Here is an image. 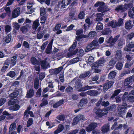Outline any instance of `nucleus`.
<instances>
[{"instance_id": "obj_30", "label": "nucleus", "mask_w": 134, "mask_h": 134, "mask_svg": "<svg viewBox=\"0 0 134 134\" xmlns=\"http://www.w3.org/2000/svg\"><path fill=\"white\" fill-rule=\"evenodd\" d=\"M115 57L116 58H120L122 57V53L120 50H118L116 51Z\"/></svg>"}, {"instance_id": "obj_46", "label": "nucleus", "mask_w": 134, "mask_h": 134, "mask_svg": "<svg viewBox=\"0 0 134 134\" xmlns=\"http://www.w3.org/2000/svg\"><path fill=\"white\" fill-rule=\"evenodd\" d=\"M6 75L9 76L11 77H13L15 76V73L14 71H12L7 73Z\"/></svg>"}, {"instance_id": "obj_24", "label": "nucleus", "mask_w": 134, "mask_h": 134, "mask_svg": "<svg viewBox=\"0 0 134 134\" xmlns=\"http://www.w3.org/2000/svg\"><path fill=\"white\" fill-rule=\"evenodd\" d=\"M64 102V100L63 99L60 100L59 101L57 102L53 105V107L54 108H57L63 104Z\"/></svg>"}, {"instance_id": "obj_33", "label": "nucleus", "mask_w": 134, "mask_h": 134, "mask_svg": "<svg viewBox=\"0 0 134 134\" xmlns=\"http://www.w3.org/2000/svg\"><path fill=\"white\" fill-rule=\"evenodd\" d=\"M131 59H127V63H126L125 65V67L126 68L130 67L133 64V62L131 61Z\"/></svg>"}, {"instance_id": "obj_44", "label": "nucleus", "mask_w": 134, "mask_h": 134, "mask_svg": "<svg viewBox=\"0 0 134 134\" xmlns=\"http://www.w3.org/2000/svg\"><path fill=\"white\" fill-rule=\"evenodd\" d=\"M123 64L121 63L118 62L116 65V68L119 70H121L122 69Z\"/></svg>"}, {"instance_id": "obj_47", "label": "nucleus", "mask_w": 134, "mask_h": 134, "mask_svg": "<svg viewBox=\"0 0 134 134\" xmlns=\"http://www.w3.org/2000/svg\"><path fill=\"white\" fill-rule=\"evenodd\" d=\"M28 27V25H26V26H23L21 27V30L23 33H25L27 31Z\"/></svg>"}, {"instance_id": "obj_20", "label": "nucleus", "mask_w": 134, "mask_h": 134, "mask_svg": "<svg viewBox=\"0 0 134 134\" xmlns=\"http://www.w3.org/2000/svg\"><path fill=\"white\" fill-rule=\"evenodd\" d=\"M94 88V86H90L88 85L80 88L78 91H85L88 90H90Z\"/></svg>"}, {"instance_id": "obj_28", "label": "nucleus", "mask_w": 134, "mask_h": 134, "mask_svg": "<svg viewBox=\"0 0 134 134\" xmlns=\"http://www.w3.org/2000/svg\"><path fill=\"white\" fill-rule=\"evenodd\" d=\"M125 44V41L122 38H120L118 41V46L120 48L122 47L123 45Z\"/></svg>"}, {"instance_id": "obj_48", "label": "nucleus", "mask_w": 134, "mask_h": 134, "mask_svg": "<svg viewBox=\"0 0 134 134\" xmlns=\"http://www.w3.org/2000/svg\"><path fill=\"white\" fill-rule=\"evenodd\" d=\"M11 30V26L8 25H6L5 26V32L6 33H8L10 32Z\"/></svg>"}, {"instance_id": "obj_34", "label": "nucleus", "mask_w": 134, "mask_h": 134, "mask_svg": "<svg viewBox=\"0 0 134 134\" xmlns=\"http://www.w3.org/2000/svg\"><path fill=\"white\" fill-rule=\"evenodd\" d=\"M16 124L15 122H13L10 125L9 130V132L15 130L16 128Z\"/></svg>"}, {"instance_id": "obj_37", "label": "nucleus", "mask_w": 134, "mask_h": 134, "mask_svg": "<svg viewBox=\"0 0 134 134\" xmlns=\"http://www.w3.org/2000/svg\"><path fill=\"white\" fill-rule=\"evenodd\" d=\"M123 20L121 18H120L118 19V23H115L116 27L117 26H121L123 24Z\"/></svg>"}, {"instance_id": "obj_25", "label": "nucleus", "mask_w": 134, "mask_h": 134, "mask_svg": "<svg viewBox=\"0 0 134 134\" xmlns=\"http://www.w3.org/2000/svg\"><path fill=\"white\" fill-rule=\"evenodd\" d=\"M116 74V72L114 71H113L110 72L108 75V78L109 79H113L115 77Z\"/></svg>"}, {"instance_id": "obj_27", "label": "nucleus", "mask_w": 134, "mask_h": 134, "mask_svg": "<svg viewBox=\"0 0 134 134\" xmlns=\"http://www.w3.org/2000/svg\"><path fill=\"white\" fill-rule=\"evenodd\" d=\"M39 25V20L37 19L35 20L33 23L32 26V27L33 29L35 30Z\"/></svg>"}, {"instance_id": "obj_52", "label": "nucleus", "mask_w": 134, "mask_h": 134, "mask_svg": "<svg viewBox=\"0 0 134 134\" xmlns=\"http://www.w3.org/2000/svg\"><path fill=\"white\" fill-rule=\"evenodd\" d=\"M13 25L14 28L16 30H18L20 27L19 25L17 23H13Z\"/></svg>"}, {"instance_id": "obj_14", "label": "nucleus", "mask_w": 134, "mask_h": 134, "mask_svg": "<svg viewBox=\"0 0 134 134\" xmlns=\"http://www.w3.org/2000/svg\"><path fill=\"white\" fill-rule=\"evenodd\" d=\"M72 0H62L61 3H59V5L61 7L65 8L66 6L68 5Z\"/></svg>"}, {"instance_id": "obj_53", "label": "nucleus", "mask_w": 134, "mask_h": 134, "mask_svg": "<svg viewBox=\"0 0 134 134\" xmlns=\"http://www.w3.org/2000/svg\"><path fill=\"white\" fill-rule=\"evenodd\" d=\"M134 37V33L131 32L128 34L127 36V39L131 40L132 38Z\"/></svg>"}, {"instance_id": "obj_57", "label": "nucleus", "mask_w": 134, "mask_h": 134, "mask_svg": "<svg viewBox=\"0 0 134 134\" xmlns=\"http://www.w3.org/2000/svg\"><path fill=\"white\" fill-rule=\"evenodd\" d=\"M79 61V60H76L75 59H71L69 62L68 61L67 62L68 65H69L77 63V62H78Z\"/></svg>"}, {"instance_id": "obj_22", "label": "nucleus", "mask_w": 134, "mask_h": 134, "mask_svg": "<svg viewBox=\"0 0 134 134\" xmlns=\"http://www.w3.org/2000/svg\"><path fill=\"white\" fill-rule=\"evenodd\" d=\"M18 90H17L13 92L10 93L9 97L12 99H13L16 98L19 94Z\"/></svg>"}, {"instance_id": "obj_2", "label": "nucleus", "mask_w": 134, "mask_h": 134, "mask_svg": "<svg viewBox=\"0 0 134 134\" xmlns=\"http://www.w3.org/2000/svg\"><path fill=\"white\" fill-rule=\"evenodd\" d=\"M125 99V103H127L129 102H134V91L133 90L130 92L127 96V98H123L122 99Z\"/></svg>"}, {"instance_id": "obj_61", "label": "nucleus", "mask_w": 134, "mask_h": 134, "mask_svg": "<svg viewBox=\"0 0 134 134\" xmlns=\"http://www.w3.org/2000/svg\"><path fill=\"white\" fill-rule=\"evenodd\" d=\"M84 51L82 49H81L77 53V56L78 57H81L82 56L83 54Z\"/></svg>"}, {"instance_id": "obj_15", "label": "nucleus", "mask_w": 134, "mask_h": 134, "mask_svg": "<svg viewBox=\"0 0 134 134\" xmlns=\"http://www.w3.org/2000/svg\"><path fill=\"white\" fill-rule=\"evenodd\" d=\"M34 91L33 89L31 88L27 92L26 97L27 98L32 97L34 94Z\"/></svg>"}, {"instance_id": "obj_6", "label": "nucleus", "mask_w": 134, "mask_h": 134, "mask_svg": "<svg viewBox=\"0 0 134 134\" xmlns=\"http://www.w3.org/2000/svg\"><path fill=\"white\" fill-rule=\"evenodd\" d=\"M97 124L96 122H92L86 128V131L88 132H90L93 130L97 127Z\"/></svg>"}, {"instance_id": "obj_1", "label": "nucleus", "mask_w": 134, "mask_h": 134, "mask_svg": "<svg viewBox=\"0 0 134 134\" xmlns=\"http://www.w3.org/2000/svg\"><path fill=\"white\" fill-rule=\"evenodd\" d=\"M122 100V105H119L117 108L118 114L120 115H123L125 113L126 110L129 106L127 105V103H125V99H123Z\"/></svg>"}, {"instance_id": "obj_59", "label": "nucleus", "mask_w": 134, "mask_h": 134, "mask_svg": "<svg viewBox=\"0 0 134 134\" xmlns=\"http://www.w3.org/2000/svg\"><path fill=\"white\" fill-rule=\"evenodd\" d=\"M73 88L69 86L66 88L65 91L67 93L71 92L72 91Z\"/></svg>"}, {"instance_id": "obj_60", "label": "nucleus", "mask_w": 134, "mask_h": 134, "mask_svg": "<svg viewBox=\"0 0 134 134\" xmlns=\"http://www.w3.org/2000/svg\"><path fill=\"white\" fill-rule=\"evenodd\" d=\"M131 82L129 78L126 79H125L124 85L125 86H127Z\"/></svg>"}, {"instance_id": "obj_17", "label": "nucleus", "mask_w": 134, "mask_h": 134, "mask_svg": "<svg viewBox=\"0 0 134 134\" xmlns=\"http://www.w3.org/2000/svg\"><path fill=\"white\" fill-rule=\"evenodd\" d=\"M91 72L90 71H86L80 74L79 77L80 79H84L88 76H89L91 75Z\"/></svg>"}, {"instance_id": "obj_49", "label": "nucleus", "mask_w": 134, "mask_h": 134, "mask_svg": "<svg viewBox=\"0 0 134 134\" xmlns=\"http://www.w3.org/2000/svg\"><path fill=\"white\" fill-rule=\"evenodd\" d=\"M104 5H104H101L99 6V7L98 8V11L99 12H104L105 11L104 8L103 7Z\"/></svg>"}, {"instance_id": "obj_31", "label": "nucleus", "mask_w": 134, "mask_h": 134, "mask_svg": "<svg viewBox=\"0 0 134 134\" xmlns=\"http://www.w3.org/2000/svg\"><path fill=\"white\" fill-rule=\"evenodd\" d=\"M89 44L92 48H93L94 49L95 47L97 46L98 45V43L97 40H94Z\"/></svg>"}, {"instance_id": "obj_4", "label": "nucleus", "mask_w": 134, "mask_h": 134, "mask_svg": "<svg viewBox=\"0 0 134 134\" xmlns=\"http://www.w3.org/2000/svg\"><path fill=\"white\" fill-rule=\"evenodd\" d=\"M108 113V111L105 109H99L96 111V114L98 117L101 118L107 115Z\"/></svg>"}, {"instance_id": "obj_51", "label": "nucleus", "mask_w": 134, "mask_h": 134, "mask_svg": "<svg viewBox=\"0 0 134 134\" xmlns=\"http://www.w3.org/2000/svg\"><path fill=\"white\" fill-rule=\"evenodd\" d=\"M16 100L13 99H12L10 100L8 102V104L9 105H13L15 103Z\"/></svg>"}, {"instance_id": "obj_35", "label": "nucleus", "mask_w": 134, "mask_h": 134, "mask_svg": "<svg viewBox=\"0 0 134 134\" xmlns=\"http://www.w3.org/2000/svg\"><path fill=\"white\" fill-rule=\"evenodd\" d=\"M40 59H31V61L32 63L34 65L37 64L39 65L40 64Z\"/></svg>"}, {"instance_id": "obj_55", "label": "nucleus", "mask_w": 134, "mask_h": 134, "mask_svg": "<svg viewBox=\"0 0 134 134\" xmlns=\"http://www.w3.org/2000/svg\"><path fill=\"white\" fill-rule=\"evenodd\" d=\"M108 24V26H111L113 28L116 27L115 23H114L112 21H110Z\"/></svg>"}, {"instance_id": "obj_16", "label": "nucleus", "mask_w": 134, "mask_h": 134, "mask_svg": "<svg viewBox=\"0 0 134 134\" xmlns=\"http://www.w3.org/2000/svg\"><path fill=\"white\" fill-rule=\"evenodd\" d=\"M64 126L62 124H59L58 126L57 129L54 132V133L57 134L62 132L64 129Z\"/></svg>"}, {"instance_id": "obj_58", "label": "nucleus", "mask_w": 134, "mask_h": 134, "mask_svg": "<svg viewBox=\"0 0 134 134\" xmlns=\"http://www.w3.org/2000/svg\"><path fill=\"white\" fill-rule=\"evenodd\" d=\"M23 46L25 48L29 49L30 48V45L26 41H24L23 42Z\"/></svg>"}, {"instance_id": "obj_32", "label": "nucleus", "mask_w": 134, "mask_h": 134, "mask_svg": "<svg viewBox=\"0 0 134 134\" xmlns=\"http://www.w3.org/2000/svg\"><path fill=\"white\" fill-rule=\"evenodd\" d=\"M4 40L7 43H9L11 40V36L10 34H8L5 37L3 38Z\"/></svg>"}, {"instance_id": "obj_7", "label": "nucleus", "mask_w": 134, "mask_h": 134, "mask_svg": "<svg viewBox=\"0 0 134 134\" xmlns=\"http://www.w3.org/2000/svg\"><path fill=\"white\" fill-rule=\"evenodd\" d=\"M71 82H75V87L76 89H78L81 87L82 86L81 80L79 79L76 80V79L75 78Z\"/></svg>"}, {"instance_id": "obj_26", "label": "nucleus", "mask_w": 134, "mask_h": 134, "mask_svg": "<svg viewBox=\"0 0 134 134\" xmlns=\"http://www.w3.org/2000/svg\"><path fill=\"white\" fill-rule=\"evenodd\" d=\"M115 10L117 12L120 11H121V12H124L126 10L125 8L124 7V5L123 6L121 5L118 6Z\"/></svg>"}, {"instance_id": "obj_10", "label": "nucleus", "mask_w": 134, "mask_h": 134, "mask_svg": "<svg viewBox=\"0 0 134 134\" xmlns=\"http://www.w3.org/2000/svg\"><path fill=\"white\" fill-rule=\"evenodd\" d=\"M74 49L72 48L70 49V47L69 49V52L66 55V58H69L73 55H74L78 51V49H77L75 51H73Z\"/></svg>"}, {"instance_id": "obj_13", "label": "nucleus", "mask_w": 134, "mask_h": 134, "mask_svg": "<svg viewBox=\"0 0 134 134\" xmlns=\"http://www.w3.org/2000/svg\"><path fill=\"white\" fill-rule=\"evenodd\" d=\"M40 64L41 67L43 69H46L47 67H49V63L47 62L45 60H43L41 59H40Z\"/></svg>"}, {"instance_id": "obj_19", "label": "nucleus", "mask_w": 134, "mask_h": 134, "mask_svg": "<svg viewBox=\"0 0 134 134\" xmlns=\"http://www.w3.org/2000/svg\"><path fill=\"white\" fill-rule=\"evenodd\" d=\"M53 42V40H52L48 46L47 47L46 51V52L47 53L49 54L51 53Z\"/></svg>"}, {"instance_id": "obj_50", "label": "nucleus", "mask_w": 134, "mask_h": 134, "mask_svg": "<svg viewBox=\"0 0 134 134\" xmlns=\"http://www.w3.org/2000/svg\"><path fill=\"white\" fill-rule=\"evenodd\" d=\"M109 102L108 101L104 100L102 101L101 104L102 106L105 107H107L109 105Z\"/></svg>"}, {"instance_id": "obj_12", "label": "nucleus", "mask_w": 134, "mask_h": 134, "mask_svg": "<svg viewBox=\"0 0 134 134\" xmlns=\"http://www.w3.org/2000/svg\"><path fill=\"white\" fill-rule=\"evenodd\" d=\"M87 94L92 96H97L99 94V93L97 90H91L88 91L86 92Z\"/></svg>"}, {"instance_id": "obj_5", "label": "nucleus", "mask_w": 134, "mask_h": 134, "mask_svg": "<svg viewBox=\"0 0 134 134\" xmlns=\"http://www.w3.org/2000/svg\"><path fill=\"white\" fill-rule=\"evenodd\" d=\"M120 36V35H118L115 36L114 38H113L112 36L109 38L107 42L108 43H110L109 46L110 47H111L115 43L119 38Z\"/></svg>"}, {"instance_id": "obj_11", "label": "nucleus", "mask_w": 134, "mask_h": 134, "mask_svg": "<svg viewBox=\"0 0 134 134\" xmlns=\"http://www.w3.org/2000/svg\"><path fill=\"white\" fill-rule=\"evenodd\" d=\"M20 8L18 7L16 8L13 11L12 16L14 18H16L20 14Z\"/></svg>"}, {"instance_id": "obj_45", "label": "nucleus", "mask_w": 134, "mask_h": 134, "mask_svg": "<svg viewBox=\"0 0 134 134\" xmlns=\"http://www.w3.org/2000/svg\"><path fill=\"white\" fill-rule=\"evenodd\" d=\"M110 30L108 28H107L102 31V34L104 35H106L108 34L110 32Z\"/></svg>"}, {"instance_id": "obj_23", "label": "nucleus", "mask_w": 134, "mask_h": 134, "mask_svg": "<svg viewBox=\"0 0 134 134\" xmlns=\"http://www.w3.org/2000/svg\"><path fill=\"white\" fill-rule=\"evenodd\" d=\"M109 129V125L105 124L102 127V131L104 133H106L108 131Z\"/></svg>"}, {"instance_id": "obj_40", "label": "nucleus", "mask_w": 134, "mask_h": 134, "mask_svg": "<svg viewBox=\"0 0 134 134\" xmlns=\"http://www.w3.org/2000/svg\"><path fill=\"white\" fill-rule=\"evenodd\" d=\"M20 106L17 104L14 105L12 107H10V109L13 110L14 111L18 110L20 108Z\"/></svg>"}, {"instance_id": "obj_62", "label": "nucleus", "mask_w": 134, "mask_h": 134, "mask_svg": "<svg viewBox=\"0 0 134 134\" xmlns=\"http://www.w3.org/2000/svg\"><path fill=\"white\" fill-rule=\"evenodd\" d=\"M120 91L121 90L120 89L115 90L114 91V93L113 94L112 96H111V98H112L113 97H115L120 92Z\"/></svg>"}, {"instance_id": "obj_56", "label": "nucleus", "mask_w": 134, "mask_h": 134, "mask_svg": "<svg viewBox=\"0 0 134 134\" xmlns=\"http://www.w3.org/2000/svg\"><path fill=\"white\" fill-rule=\"evenodd\" d=\"M104 3L103 2H97L94 5V6L95 7H97L98 6H100L101 5H104Z\"/></svg>"}, {"instance_id": "obj_18", "label": "nucleus", "mask_w": 134, "mask_h": 134, "mask_svg": "<svg viewBox=\"0 0 134 134\" xmlns=\"http://www.w3.org/2000/svg\"><path fill=\"white\" fill-rule=\"evenodd\" d=\"M131 24L132 21L130 20L127 21L125 23V28L127 29H131L133 26V25Z\"/></svg>"}, {"instance_id": "obj_54", "label": "nucleus", "mask_w": 134, "mask_h": 134, "mask_svg": "<svg viewBox=\"0 0 134 134\" xmlns=\"http://www.w3.org/2000/svg\"><path fill=\"white\" fill-rule=\"evenodd\" d=\"M133 6L132 3H130L129 4H125L124 5V7L126 10L132 8Z\"/></svg>"}, {"instance_id": "obj_38", "label": "nucleus", "mask_w": 134, "mask_h": 134, "mask_svg": "<svg viewBox=\"0 0 134 134\" xmlns=\"http://www.w3.org/2000/svg\"><path fill=\"white\" fill-rule=\"evenodd\" d=\"M35 4V2L33 0L29 2L27 4V8L29 9L30 8Z\"/></svg>"}, {"instance_id": "obj_21", "label": "nucleus", "mask_w": 134, "mask_h": 134, "mask_svg": "<svg viewBox=\"0 0 134 134\" xmlns=\"http://www.w3.org/2000/svg\"><path fill=\"white\" fill-rule=\"evenodd\" d=\"M87 99H85L84 98L81 99L78 104V106L80 107L84 106L87 103Z\"/></svg>"}, {"instance_id": "obj_39", "label": "nucleus", "mask_w": 134, "mask_h": 134, "mask_svg": "<svg viewBox=\"0 0 134 134\" xmlns=\"http://www.w3.org/2000/svg\"><path fill=\"white\" fill-rule=\"evenodd\" d=\"M103 28V26L102 24L100 23H98L97 25V26L96 27L97 30H101Z\"/></svg>"}, {"instance_id": "obj_9", "label": "nucleus", "mask_w": 134, "mask_h": 134, "mask_svg": "<svg viewBox=\"0 0 134 134\" xmlns=\"http://www.w3.org/2000/svg\"><path fill=\"white\" fill-rule=\"evenodd\" d=\"M62 69L63 67L62 66H60L57 68L50 70L49 72L50 73L52 74L56 75L58 74Z\"/></svg>"}, {"instance_id": "obj_29", "label": "nucleus", "mask_w": 134, "mask_h": 134, "mask_svg": "<svg viewBox=\"0 0 134 134\" xmlns=\"http://www.w3.org/2000/svg\"><path fill=\"white\" fill-rule=\"evenodd\" d=\"M39 81L37 77L34 80V87L36 89H37L38 87Z\"/></svg>"}, {"instance_id": "obj_3", "label": "nucleus", "mask_w": 134, "mask_h": 134, "mask_svg": "<svg viewBox=\"0 0 134 134\" xmlns=\"http://www.w3.org/2000/svg\"><path fill=\"white\" fill-rule=\"evenodd\" d=\"M86 119V118H85L82 115H78L73 119L72 124L73 125H75L78 123V122L80 120H82L83 121H85Z\"/></svg>"}, {"instance_id": "obj_43", "label": "nucleus", "mask_w": 134, "mask_h": 134, "mask_svg": "<svg viewBox=\"0 0 134 134\" xmlns=\"http://www.w3.org/2000/svg\"><path fill=\"white\" fill-rule=\"evenodd\" d=\"M33 119L32 118H29L27 123V126L29 127L33 124Z\"/></svg>"}, {"instance_id": "obj_8", "label": "nucleus", "mask_w": 134, "mask_h": 134, "mask_svg": "<svg viewBox=\"0 0 134 134\" xmlns=\"http://www.w3.org/2000/svg\"><path fill=\"white\" fill-rule=\"evenodd\" d=\"M114 82L113 81H110L105 83L103 86V90L104 91H107L113 85Z\"/></svg>"}, {"instance_id": "obj_41", "label": "nucleus", "mask_w": 134, "mask_h": 134, "mask_svg": "<svg viewBox=\"0 0 134 134\" xmlns=\"http://www.w3.org/2000/svg\"><path fill=\"white\" fill-rule=\"evenodd\" d=\"M42 102L40 106L42 107L48 104V102L47 99L44 98L42 100Z\"/></svg>"}, {"instance_id": "obj_42", "label": "nucleus", "mask_w": 134, "mask_h": 134, "mask_svg": "<svg viewBox=\"0 0 134 134\" xmlns=\"http://www.w3.org/2000/svg\"><path fill=\"white\" fill-rule=\"evenodd\" d=\"M97 33L94 31H92L90 32L88 34V37H93L96 35Z\"/></svg>"}, {"instance_id": "obj_64", "label": "nucleus", "mask_w": 134, "mask_h": 134, "mask_svg": "<svg viewBox=\"0 0 134 134\" xmlns=\"http://www.w3.org/2000/svg\"><path fill=\"white\" fill-rule=\"evenodd\" d=\"M116 63V61L114 59H112L110 61L108 65L110 66L114 65Z\"/></svg>"}, {"instance_id": "obj_36", "label": "nucleus", "mask_w": 134, "mask_h": 134, "mask_svg": "<svg viewBox=\"0 0 134 134\" xmlns=\"http://www.w3.org/2000/svg\"><path fill=\"white\" fill-rule=\"evenodd\" d=\"M103 15L102 13H98L97 14V17L96 19V21H100L102 20V16Z\"/></svg>"}, {"instance_id": "obj_63", "label": "nucleus", "mask_w": 134, "mask_h": 134, "mask_svg": "<svg viewBox=\"0 0 134 134\" xmlns=\"http://www.w3.org/2000/svg\"><path fill=\"white\" fill-rule=\"evenodd\" d=\"M65 118V116L61 115L57 116V118L59 120L62 121L64 120Z\"/></svg>"}]
</instances>
